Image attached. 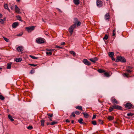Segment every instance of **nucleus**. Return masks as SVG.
Here are the masks:
<instances>
[{"mask_svg": "<svg viewBox=\"0 0 134 134\" xmlns=\"http://www.w3.org/2000/svg\"><path fill=\"white\" fill-rule=\"evenodd\" d=\"M124 106L125 108L127 109H130L133 108V105L131 103H127L124 105Z\"/></svg>", "mask_w": 134, "mask_h": 134, "instance_id": "nucleus-1", "label": "nucleus"}, {"mask_svg": "<svg viewBox=\"0 0 134 134\" xmlns=\"http://www.w3.org/2000/svg\"><path fill=\"white\" fill-rule=\"evenodd\" d=\"M76 27V24H74L73 25H72L70 27L69 29V32L71 34H72V33L73 30Z\"/></svg>", "mask_w": 134, "mask_h": 134, "instance_id": "nucleus-2", "label": "nucleus"}, {"mask_svg": "<svg viewBox=\"0 0 134 134\" xmlns=\"http://www.w3.org/2000/svg\"><path fill=\"white\" fill-rule=\"evenodd\" d=\"M36 42L39 44L43 43L44 42V41L42 38H37L36 39Z\"/></svg>", "mask_w": 134, "mask_h": 134, "instance_id": "nucleus-3", "label": "nucleus"}, {"mask_svg": "<svg viewBox=\"0 0 134 134\" xmlns=\"http://www.w3.org/2000/svg\"><path fill=\"white\" fill-rule=\"evenodd\" d=\"M110 100L113 104L114 105L115 104H117L119 103V102L116 99L114 98L113 97L111 98Z\"/></svg>", "mask_w": 134, "mask_h": 134, "instance_id": "nucleus-4", "label": "nucleus"}, {"mask_svg": "<svg viewBox=\"0 0 134 134\" xmlns=\"http://www.w3.org/2000/svg\"><path fill=\"white\" fill-rule=\"evenodd\" d=\"M35 27L31 26L29 27H26L25 29L26 30L29 32H30L34 29Z\"/></svg>", "mask_w": 134, "mask_h": 134, "instance_id": "nucleus-5", "label": "nucleus"}, {"mask_svg": "<svg viewBox=\"0 0 134 134\" xmlns=\"http://www.w3.org/2000/svg\"><path fill=\"white\" fill-rule=\"evenodd\" d=\"M82 62L88 66L90 65L91 64V63L87 59H84L83 60Z\"/></svg>", "mask_w": 134, "mask_h": 134, "instance_id": "nucleus-6", "label": "nucleus"}, {"mask_svg": "<svg viewBox=\"0 0 134 134\" xmlns=\"http://www.w3.org/2000/svg\"><path fill=\"white\" fill-rule=\"evenodd\" d=\"M97 6L99 7H101L102 5V2L101 0H97Z\"/></svg>", "mask_w": 134, "mask_h": 134, "instance_id": "nucleus-7", "label": "nucleus"}, {"mask_svg": "<svg viewBox=\"0 0 134 134\" xmlns=\"http://www.w3.org/2000/svg\"><path fill=\"white\" fill-rule=\"evenodd\" d=\"M118 59L119 60V61L122 62H126V60L124 58L121 56H118Z\"/></svg>", "mask_w": 134, "mask_h": 134, "instance_id": "nucleus-8", "label": "nucleus"}, {"mask_svg": "<svg viewBox=\"0 0 134 134\" xmlns=\"http://www.w3.org/2000/svg\"><path fill=\"white\" fill-rule=\"evenodd\" d=\"M114 105V107H113L114 108V109L119 110H122V108L121 106L119 105Z\"/></svg>", "mask_w": 134, "mask_h": 134, "instance_id": "nucleus-9", "label": "nucleus"}, {"mask_svg": "<svg viewBox=\"0 0 134 134\" xmlns=\"http://www.w3.org/2000/svg\"><path fill=\"white\" fill-rule=\"evenodd\" d=\"M18 25V22H15L12 24V26L13 28H15Z\"/></svg>", "mask_w": 134, "mask_h": 134, "instance_id": "nucleus-10", "label": "nucleus"}, {"mask_svg": "<svg viewBox=\"0 0 134 134\" xmlns=\"http://www.w3.org/2000/svg\"><path fill=\"white\" fill-rule=\"evenodd\" d=\"M98 59L97 57H95L94 58L90 59L89 60L91 62L93 63H95L98 60Z\"/></svg>", "mask_w": 134, "mask_h": 134, "instance_id": "nucleus-11", "label": "nucleus"}, {"mask_svg": "<svg viewBox=\"0 0 134 134\" xmlns=\"http://www.w3.org/2000/svg\"><path fill=\"white\" fill-rule=\"evenodd\" d=\"M15 7V10L16 13H19L20 12V9L18 7L17 5H14Z\"/></svg>", "mask_w": 134, "mask_h": 134, "instance_id": "nucleus-12", "label": "nucleus"}, {"mask_svg": "<svg viewBox=\"0 0 134 134\" xmlns=\"http://www.w3.org/2000/svg\"><path fill=\"white\" fill-rule=\"evenodd\" d=\"M127 69L126 70V71L129 73H131L132 71V68L131 67L128 66L127 67Z\"/></svg>", "mask_w": 134, "mask_h": 134, "instance_id": "nucleus-13", "label": "nucleus"}, {"mask_svg": "<svg viewBox=\"0 0 134 134\" xmlns=\"http://www.w3.org/2000/svg\"><path fill=\"white\" fill-rule=\"evenodd\" d=\"M110 15L108 13H107L104 16L105 19L106 20H109V19Z\"/></svg>", "mask_w": 134, "mask_h": 134, "instance_id": "nucleus-14", "label": "nucleus"}, {"mask_svg": "<svg viewBox=\"0 0 134 134\" xmlns=\"http://www.w3.org/2000/svg\"><path fill=\"white\" fill-rule=\"evenodd\" d=\"M23 47L21 46H19L16 48L17 50L19 52H21L23 51Z\"/></svg>", "mask_w": 134, "mask_h": 134, "instance_id": "nucleus-15", "label": "nucleus"}, {"mask_svg": "<svg viewBox=\"0 0 134 134\" xmlns=\"http://www.w3.org/2000/svg\"><path fill=\"white\" fill-rule=\"evenodd\" d=\"M73 2L76 5H79L80 4V0H74Z\"/></svg>", "mask_w": 134, "mask_h": 134, "instance_id": "nucleus-16", "label": "nucleus"}, {"mask_svg": "<svg viewBox=\"0 0 134 134\" xmlns=\"http://www.w3.org/2000/svg\"><path fill=\"white\" fill-rule=\"evenodd\" d=\"M82 114L85 118H87L88 117L89 115L87 113L83 112Z\"/></svg>", "mask_w": 134, "mask_h": 134, "instance_id": "nucleus-17", "label": "nucleus"}, {"mask_svg": "<svg viewBox=\"0 0 134 134\" xmlns=\"http://www.w3.org/2000/svg\"><path fill=\"white\" fill-rule=\"evenodd\" d=\"M22 60V58H16L15 61L16 62H21Z\"/></svg>", "mask_w": 134, "mask_h": 134, "instance_id": "nucleus-18", "label": "nucleus"}, {"mask_svg": "<svg viewBox=\"0 0 134 134\" xmlns=\"http://www.w3.org/2000/svg\"><path fill=\"white\" fill-rule=\"evenodd\" d=\"M76 109H79L80 110L82 111V107L81 106H77L75 107Z\"/></svg>", "mask_w": 134, "mask_h": 134, "instance_id": "nucleus-19", "label": "nucleus"}, {"mask_svg": "<svg viewBox=\"0 0 134 134\" xmlns=\"http://www.w3.org/2000/svg\"><path fill=\"white\" fill-rule=\"evenodd\" d=\"M12 64V63L11 62L8 63L7 64V68L8 69H9L11 68V65Z\"/></svg>", "mask_w": 134, "mask_h": 134, "instance_id": "nucleus-20", "label": "nucleus"}, {"mask_svg": "<svg viewBox=\"0 0 134 134\" xmlns=\"http://www.w3.org/2000/svg\"><path fill=\"white\" fill-rule=\"evenodd\" d=\"M113 107H114V105H113L112 107H109V110L110 112L112 111L113 110V109H114Z\"/></svg>", "mask_w": 134, "mask_h": 134, "instance_id": "nucleus-21", "label": "nucleus"}, {"mask_svg": "<svg viewBox=\"0 0 134 134\" xmlns=\"http://www.w3.org/2000/svg\"><path fill=\"white\" fill-rule=\"evenodd\" d=\"M8 117L11 121H14V119L9 114L8 115Z\"/></svg>", "mask_w": 134, "mask_h": 134, "instance_id": "nucleus-22", "label": "nucleus"}, {"mask_svg": "<svg viewBox=\"0 0 134 134\" xmlns=\"http://www.w3.org/2000/svg\"><path fill=\"white\" fill-rule=\"evenodd\" d=\"M114 54V53L113 52H109V55L110 57H113Z\"/></svg>", "mask_w": 134, "mask_h": 134, "instance_id": "nucleus-23", "label": "nucleus"}, {"mask_svg": "<svg viewBox=\"0 0 134 134\" xmlns=\"http://www.w3.org/2000/svg\"><path fill=\"white\" fill-rule=\"evenodd\" d=\"M4 7L5 9H8L9 10H10V9H9L8 7L7 4H5L4 5Z\"/></svg>", "mask_w": 134, "mask_h": 134, "instance_id": "nucleus-24", "label": "nucleus"}, {"mask_svg": "<svg viewBox=\"0 0 134 134\" xmlns=\"http://www.w3.org/2000/svg\"><path fill=\"white\" fill-rule=\"evenodd\" d=\"M98 71L100 73H102L105 72V71L103 70L99 69L98 70Z\"/></svg>", "mask_w": 134, "mask_h": 134, "instance_id": "nucleus-25", "label": "nucleus"}, {"mask_svg": "<svg viewBox=\"0 0 134 134\" xmlns=\"http://www.w3.org/2000/svg\"><path fill=\"white\" fill-rule=\"evenodd\" d=\"M108 38V37L107 35H105L103 38V40L105 41V40H107Z\"/></svg>", "mask_w": 134, "mask_h": 134, "instance_id": "nucleus-26", "label": "nucleus"}, {"mask_svg": "<svg viewBox=\"0 0 134 134\" xmlns=\"http://www.w3.org/2000/svg\"><path fill=\"white\" fill-rule=\"evenodd\" d=\"M5 20V18L3 19H0V23L1 24H3L4 23V21Z\"/></svg>", "mask_w": 134, "mask_h": 134, "instance_id": "nucleus-27", "label": "nucleus"}, {"mask_svg": "<svg viewBox=\"0 0 134 134\" xmlns=\"http://www.w3.org/2000/svg\"><path fill=\"white\" fill-rule=\"evenodd\" d=\"M108 118L109 120H111L113 119H114V117L113 116H110L108 117Z\"/></svg>", "mask_w": 134, "mask_h": 134, "instance_id": "nucleus-28", "label": "nucleus"}, {"mask_svg": "<svg viewBox=\"0 0 134 134\" xmlns=\"http://www.w3.org/2000/svg\"><path fill=\"white\" fill-rule=\"evenodd\" d=\"M41 125L43 126L44 125V123L45 122V120H42L41 121Z\"/></svg>", "mask_w": 134, "mask_h": 134, "instance_id": "nucleus-29", "label": "nucleus"}, {"mask_svg": "<svg viewBox=\"0 0 134 134\" xmlns=\"http://www.w3.org/2000/svg\"><path fill=\"white\" fill-rule=\"evenodd\" d=\"M83 119L82 118H80V119L78 120V122L80 124L83 123L82 121H83Z\"/></svg>", "mask_w": 134, "mask_h": 134, "instance_id": "nucleus-30", "label": "nucleus"}, {"mask_svg": "<svg viewBox=\"0 0 134 134\" xmlns=\"http://www.w3.org/2000/svg\"><path fill=\"white\" fill-rule=\"evenodd\" d=\"M133 115H134V113L133 114L131 113H130L127 114V115L128 116H131Z\"/></svg>", "mask_w": 134, "mask_h": 134, "instance_id": "nucleus-31", "label": "nucleus"}, {"mask_svg": "<svg viewBox=\"0 0 134 134\" xmlns=\"http://www.w3.org/2000/svg\"><path fill=\"white\" fill-rule=\"evenodd\" d=\"M46 50L48 51L52 52L54 50V49L47 48L46 49Z\"/></svg>", "mask_w": 134, "mask_h": 134, "instance_id": "nucleus-32", "label": "nucleus"}, {"mask_svg": "<svg viewBox=\"0 0 134 134\" xmlns=\"http://www.w3.org/2000/svg\"><path fill=\"white\" fill-rule=\"evenodd\" d=\"M76 115H75V113L74 112H73L72 113L71 115L70 116V117H71L72 116H73L74 117H75V116Z\"/></svg>", "mask_w": 134, "mask_h": 134, "instance_id": "nucleus-33", "label": "nucleus"}, {"mask_svg": "<svg viewBox=\"0 0 134 134\" xmlns=\"http://www.w3.org/2000/svg\"><path fill=\"white\" fill-rule=\"evenodd\" d=\"M29 56L31 57V58H32V59H37L38 58V57H36L35 56H32L31 55H29Z\"/></svg>", "mask_w": 134, "mask_h": 134, "instance_id": "nucleus-34", "label": "nucleus"}, {"mask_svg": "<svg viewBox=\"0 0 134 134\" xmlns=\"http://www.w3.org/2000/svg\"><path fill=\"white\" fill-rule=\"evenodd\" d=\"M104 75L105 76L107 77H109L110 76L109 74L107 72H105L104 73Z\"/></svg>", "mask_w": 134, "mask_h": 134, "instance_id": "nucleus-35", "label": "nucleus"}, {"mask_svg": "<svg viewBox=\"0 0 134 134\" xmlns=\"http://www.w3.org/2000/svg\"><path fill=\"white\" fill-rule=\"evenodd\" d=\"M58 122L57 121H53L52 122L51 124L50 125H53L55 124H57Z\"/></svg>", "mask_w": 134, "mask_h": 134, "instance_id": "nucleus-36", "label": "nucleus"}, {"mask_svg": "<svg viewBox=\"0 0 134 134\" xmlns=\"http://www.w3.org/2000/svg\"><path fill=\"white\" fill-rule=\"evenodd\" d=\"M70 53L74 55H76V53L73 51H70Z\"/></svg>", "mask_w": 134, "mask_h": 134, "instance_id": "nucleus-37", "label": "nucleus"}, {"mask_svg": "<svg viewBox=\"0 0 134 134\" xmlns=\"http://www.w3.org/2000/svg\"><path fill=\"white\" fill-rule=\"evenodd\" d=\"M3 38L5 41L7 42H9V41L8 38H6L4 37H3Z\"/></svg>", "mask_w": 134, "mask_h": 134, "instance_id": "nucleus-38", "label": "nucleus"}, {"mask_svg": "<svg viewBox=\"0 0 134 134\" xmlns=\"http://www.w3.org/2000/svg\"><path fill=\"white\" fill-rule=\"evenodd\" d=\"M46 54L48 55H51L52 54V53L51 52H46Z\"/></svg>", "mask_w": 134, "mask_h": 134, "instance_id": "nucleus-39", "label": "nucleus"}, {"mask_svg": "<svg viewBox=\"0 0 134 134\" xmlns=\"http://www.w3.org/2000/svg\"><path fill=\"white\" fill-rule=\"evenodd\" d=\"M92 124L94 125H97L96 122L95 121H92Z\"/></svg>", "mask_w": 134, "mask_h": 134, "instance_id": "nucleus-40", "label": "nucleus"}, {"mask_svg": "<svg viewBox=\"0 0 134 134\" xmlns=\"http://www.w3.org/2000/svg\"><path fill=\"white\" fill-rule=\"evenodd\" d=\"M47 115L49 116V117H52L53 116V114H52L48 113L47 114Z\"/></svg>", "mask_w": 134, "mask_h": 134, "instance_id": "nucleus-41", "label": "nucleus"}, {"mask_svg": "<svg viewBox=\"0 0 134 134\" xmlns=\"http://www.w3.org/2000/svg\"><path fill=\"white\" fill-rule=\"evenodd\" d=\"M74 20L75 22V23L74 24H76V23L78 21V19L76 18H74Z\"/></svg>", "mask_w": 134, "mask_h": 134, "instance_id": "nucleus-42", "label": "nucleus"}, {"mask_svg": "<svg viewBox=\"0 0 134 134\" xmlns=\"http://www.w3.org/2000/svg\"><path fill=\"white\" fill-rule=\"evenodd\" d=\"M74 112H75V114H76V115H80V112L77 111H76Z\"/></svg>", "mask_w": 134, "mask_h": 134, "instance_id": "nucleus-43", "label": "nucleus"}, {"mask_svg": "<svg viewBox=\"0 0 134 134\" xmlns=\"http://www.w3.org/2000/svg\"><path fill=\"white\" fill-rule=\"evenodd\" d=\"M123 76H124L127 77H128V76L129 75V74L127 73H124L123 74Z\"/></svg>", "mask_w": 134, "mask_h": 134, "instance_id": "nucleus-44", "label": "nucleus"}, {"mask_svg": "<svg viewBox=\"0 0 134 134\" xmlns=\"http://www.w3.org/2000/svg\"><path fill=\"white\" fill-rule=\"evenodd\" d=\"M0 99L1 100H3L4 99V97L3 96L0 95Z\"/></svg>", "mask_w": 134, "mask_h": 134, "instance_id": "nucleus-45", "label": "nucleus"}, {"mask_svg": "<svg viewBox=\"0 0 134 134\" xmlns=\"http://www.w3.org/2000/svg\"><path fill=\"white\" fill-rule=\"evenodd\" d=\"M27 128L29 130H31L32 129L33 127L32 126H29L27 127Z\"/></svg>", "mask_w": 134, "mask_h": 134, "instance_id": "nucleus-46", "label": "nucleus"}, {"mask_svg": "<svg viewBox=\"0 0 134 134\" xmlns=\"http://www.w3.org/2000/svg\"><path fill=\"white\" fill-rule=\"evenodd\" d=\"M81 23L80 21H78L76 23V25H77V26H80L81 25Z\"/></svg>", "mask_w": 134, "mask_h": 134, "instance_id": "nucleus-47", "label": "nucleus"}, {"mask_svg": "<svg viewBox=\"0 0 134 134\" xmlns=\"http://www.w3.org/2000/svg\"><path fill=\"white\" fill-rule=\"evenodd\" d=\"M17 18L19 20L21 21L22 20L21 19V17L20 16H16Z\"/></svg>", "mask_w": 134, "mask_h": 134, "instance_id": "nucleus-48", "label": "nucleus"}, {"mask_svg": "<svg viewBox=\"0 0 134 134\" xmlns=\"http://www.w3.org/2000/svg\"><path fill=\"white\" fill-rule=\"evenodd\" d=\"M29 65L31 66H37V65L34 64H30Z\"/></svg>", "mask_w": 134, "mask_h": 134, "instance_id": "nucleus-49", "label": "nucleus"}, {"mask_svg": "<svg viewBox=\"0 0 134 134\" xmlns=\"http://www.w3.org/2000/svg\"><path fill=\"white\" fill-rule=\"evenodd\" d=\"M34 70H31L30 71V74H33L34 73Z\"/></svg>", "mask_w": 134, "mask_h": 134, "instance_id": "nucleus-50", "label": "nucleus"}, {"mask_svg": "<svg viewBox=\"0 0 134 134\" xmlns=\"http://www.w3.org/2000/svg\"><path fill=\"white\" fill-rule=\"evenodd\" d=\"M96 115H93V116L92 118V119L93 120V119H94L95 118H96Z\"/></svg>", "mask_w": 134, "mask_h": 134, "instance_id": "nucleus-51", "label": "nucleus"}, {"mask_svg": "<svg viewBox=\"0 0 134 134\" xmlns=\"http://www.w3.org/2000/svg\"><path fill=\"white\" fill-rule=\"evenodd\" d=\"M55 47H56V48H60V49H62V47H60V46H56Z\"/></svg>", "mask_w": 134, "mask_h": 134, "instance_id": "nucleus-52", "label": "nucleus"}, {"mask_svg": "<svg viewBox=\"0 0 134 134\" xmlns=\"http://www.w3.org/2000/svg\"><path fill=\"white\" fill-rule=\"evenodd\" d=\"M23 35V33H20L17 35V36H21Z\"/></svg>", "mask_w": 134, "mask_h": 134, "instance_id": "nucleus-53", "label": "nucleus"}, {"mask_svg": "<svg viewBox=\"0 0 134 134\" xmlns=\"http://www.w3.org/2000/svg\"><path fill=\"white\" fill-rule=\"evenodd\" d=\"M99 123L101 124H102V120L100 119H99Z\"/></svg>", "mask_w": 134, "mask_h": 134, "instance_id": "nucleus-54", "label": "nucleus"}, {"mask_svg": "<svg viewBox=\"0 0 134 134\" xmlns=\"http://www.w3.org/2000/svg\"><path fill=\"white\" fill-rule=\"evenodd\" d=\"M61 44L62 45H64L65 44V43L64 42H62L61 43Z\"/></svg>", "mask_w": 134, "mask_h": 134, "instance_id": "nucleus-55", "label": "nucleus"}, {"mask_svg": "<svg viewBox=\"0 0 134 134\" xmlns=\"http://www.w3.org/2000/svg\"><path fill=\"white\" fill-rule=\"evenodd\" d=\"M119 59H118V57L117 56V59L116 60V62H119Z\"/></svg>", "mask_w": 134, "mask_h": 134, "instance_id": "nucleus-56", "label": "nucleus"}, {"mask_svg": "<svg viewBox=\"0 0 134 134\" xmlns=\"http://www.w3.org/2000/svg\"><path fill=\"white\" fill-rule=\"evenodd\" d=\"M66 122H70V121L68 119H67L66 120Z\"/></svg>", "mask_w": 134, "mask_h": 134, "instance_id": "nucleus-57", "label": "nucleus"}, {"mask_svg": "<svg viewBox=\"0 0 134 134\" xmlns=\"http://www.w3.org/2000/svg\"><path fill=\"white\" fill-rule=\"evenodd\" d=\"M111 57V59L112 60L114 61L115 60V59L113 57Z\"/></svg>", "mask_w": 134, "mask_h": 134, "instance_id": "nucleus-58", "label": "nucleus"}, {"mask_svg": "<svg viewBox=\"0 0 134 134\" xmlns=\"http://www.w3.org/2000/svg\"><path fill=\"white\" fill-rule=\"evenodd\" d=\"M115 33H113V36H115Z\"/></svg>", "mask_w": 134, "mask_h": 134, "instance_id": "nucleus-59", "label": "nucleus"}, {"mask_svg": "<svg viewBox=\"0 0 134 134\" xmlns=\"http://www.w3.org/2000/svg\"><path fill=\"white\" fill-rule=\"evenodd\" d=\"M44 34H45L46 35H47V31H44Z\"/></svg>", "mask_w": 134, "mask_h": 134, "instance_id": "nucleus-60", "label": "nucleus"}, {"mask_svg": "<svg viewBox=\"0 0 134 134\" xmlns=\"http://www.w3.org/2000/svg\"><path fill=\"white\" fill-rule=\"evenodd\" d=\"M2 15L0 13V18H2Z\"/></svg>", "mask_w": 134, "mask_h": 134, "instance_id": "nucleus-61", "label": "nucleus"}, {"mask_svg": "<svg viewBox=\"0 0 134 134\" xmlns=\"http://www.w3.org/2000/svg\"><path fill=\"white\" fill-rule=\"evenodd\" d=\"M115 29H114L113 30V33H115Z\"/></svg>", "mask_w": 134, "mask_h": 134, "instance_id": "nucleus-62", "label": "nucleus"}, {"mask_svg": "<svg viewBox=\"0 0 134 134\" xmlns=\"http://www.w3.org/2000/svg\"><path fill=\"white\" fill-rule=\"evenodd\" d=\"M48 118L49 119V120L50 121H52V119L51 118H50L49 117H48Z\"/></svg>", "mask_w": 134, "mask_h": 134, "instance_id": "nucleus-63", "label": "nucleus"}, {"mask_svg": "<svg viewBox=\"0 0 134 134\" xmlns=\"http://www.w3.org/2000/svg\"><path fill=\"white\" fill-rule=\"evenodd\" d=\"M74 120H72L71 121V123L72 124H73L74 122Z\"/></svg>", "mask_w": 134, "mask_h": 134, "instance_id": "nucleus-64", "label": "nucleus"}]
</instances>
